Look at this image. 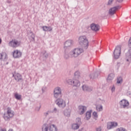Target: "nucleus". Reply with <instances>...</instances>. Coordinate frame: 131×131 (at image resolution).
I'll return each mask as SVG.
<instances>
[{"instance_id": "obj_1", "label": "nucleus", "mask_w": 131, "mask_h": 131, "mask_svg": "<svg viewBox=\"0 0 131 131\" xmlns=\"http://www.w3.org/2000/svg\"><path fill=\"white\" fill-rule=\"evenodd\" d=\"M83 52V50L81 48H76L72 50L69 54L66 53L64 57L66 59L69 58H77Z\"/></svg>"}, {"instance_id": "obj_2", "label": "nucleus", "mask_w": 131, "mask_h": 131, "mask_svg": "<svg viewBox=\"0 0 131 131\" xmlns=\"http://www.w3.org/2000/svg\"><path fill=\"white\" fill-rule=\"evenodd\" d=\"M79 44L84 49H87L89 47V41L85 36H80L78 39Z\"/></svg>"}, {"instance_id": "obj_3", "label": "nucleus", "mask_w": 131, "mask_h": 131, "mask_svg": "<svg viewBox=\"0 0 131 131\" xmlns=\"http://www.w3.org/2000/svg\"><path fill=\"white\" fill-rule=\"evenodd\" d=\"M14 116V112L10 107H8L6 113L3 115V118L6 121H9Z\"/></svg>"}, {"instance_id": "obj_4", "label": "nucleus", "mask_w": 131, "mask_h": 131, "mask_svg": "<svg viewBox=\"0 0 131 131\" xmlns=\"http://www.w3.org/2000/svg\"><path fill=\"white\" fill-rule=\"evenodd\" d=\"M21 42L16 39H14L9 42V46L13 48H16L20 46Z\"/></svg>"}, {"instance_id": "obj_5", "label": "nucleus", "mask_w": 131, "mask_h": 131, "mask_svg": "<svg viewBox=\"0 0 131 131\" xmlns=\"http://www.w3.org/2000/svg\"><path fill=\"white\" fill-rule=\"evenodd\" d=\"M121 45H118L116 47L115 50L114 52V57L115 59L119 58L121 54Z\"/></svg>"}, {"instance_id": "obj_6", "label": "nucleus", "mask_w": 131, "mask_h": 131, "mask_svg": "<svg viewBox=\"0 0 131 131\" xmlns=\"http://www.w3.org/2000/svg\"><path fill=\"white\" fill-rule=\"evenodd\" d=\"M55 103L60 108H64L66 107V102H65L62 99H57L56 100Z\"/></svg>"}, {"instance_id": "obj_7", "label": "nucleus", "mask_w": 131, "mask_h": 131, "mask_svg": "<svg viewBox=\"0 0 131 131\" xmlns=\"http://www.w3.org/2000/svg\"><path fill=\"white\" fill-rule=\"evenodd\" d=\"M119 105L121 108L127 109L129 105V102L126 99H122L119 102Z\"/></svg>"}, {"instance_id": "obj_8", "label": "nucleus", "mask_w": 131, "mask_h": 131, "mask_svg": "<svg viewBox=\"0 0 131 131\" xmlns=\"http://www.w3.org/2000/svg\"><path fill=\"white\" fill-rule=\"evenodd\" d=\"M67 82L69 84L73 86L78 87L80 85V83L78 80L76 79H69L67 81Z\"/></svg>"}, {"instance_id": "obj_9", "label": "nucleus", "mask_w": 131, "mask_h": 131, "mask_svg": "<svg viewBox=\"0 0 131 131\" xmlns=\"http://www.w3.org/2000/svg\"><path fill=\"white\" fill-rule=\"evenodd\" d=\"M61 94H62V89L59 87L55 88L54 90V97L55 98H57Z\"/></svg>"}, {"instance_id": "obj_10", "label": "nucleus", "mask_w": 131, "mask_h": 131, "mask_svg": "<svg viewBox=\"0 0 131 131\" xmlns=\"http://www.w3.org/2000/svg\"><path fill=\"white\" fill-rule=\"evenodd\" d=\"M22 55L23 53L18 50H15L13 52V57L14 58H20Z\"/></svg>"}, {"instance_id": "obj_11", "label": "nucleus", "mask_w": 131, "mask_h": 131, "mask_svg": "<svg viewBox=\"0 0 131 131\" xmlns=\"http://www.w3.org/2000/svg\"><path fill=\"white\" fill-rule=\"evenodd\" d=\"M118 126V123L116 122H108L107 123V128L108 129H111L113 128H115Z\"/></svg>"}, {"instance_id": "obj_12", "label": "nucleus", "mask_w": 131, "mask_h": 131, "mask_svg": "<svg viewBox=\"0 0 131 131\" xmlns=\"http://www.w3.org/2000/svg\"><path fill=\"white\" fill-rule=\"evenodd\" d=\"M13 77L14 78L15 80L17 82H20V81H24L23 76L19 73H16V74H13Z\"/></svg>"}, {"instance_id": "obj_13", "label": "nucleus", "mask_w": 131, "mask_h": 131, "mask_svg": "<svg viewBox=\"0 0 131 131\" xmlns=\"http://www.w3.org/2000/svg\"><path fill=\"white\" fill-rule=\"evenodd\" d=\"M90 28L91 30L94 32H98L100 29V26L97 25L96 24H91L90 25Z\"/></svg>"}, {"instance_id": "obj_14", "label": "nucleus", "mask_w": 131, "mask_h": 131, "mask_svg": "<svg viewBox=\"0 0 131 131\" xmlns=\"http://www.w3.org/2000/svg\"><path fill=\"white\" fill-rule=\"evenodd\" d=\"M74 43L73 40H67L66 41L64 44V49H67V48L71 47Z\"/></svg>"}, {"instance_id": "obj_15", "label": "nucleus", "mask_w": 131, "mask_h": 131, "mask_svg": "<svg viewBox=\"0 0 131 131\" xmlns=\"http://www.w3.org/2000/svg\"><path fill=\"white\" fill-rule=\"evenodd\" d=\"M8 57L6 53L2 52L0 53V60L6 61L8 60Z\"/></svg>"}, {"instance_id": "obj_16", "label": "nucleus", "mask_w": 131, "mask_h": 131, "mask_svg": "<svg viewBox=\"0 0 131 131\" xmlns=\"http://www.w3.org/2000/svg\"><path fill=\"white\" fill-rule=\"evenodd\" d=\"M120 8V6H115L114 7H113L112 8H111V9H110L109 14L112 15H114L116 11Z\"/></svg>"}, {"instance_id": "obj_17", "label": "nucleus", "mask_w": 131, "mask_h": 131, "mask_svg": "<svg viewBox=\"0 0 131 131\" xmlns=\"http://www.w3.org/2000/svg\"><path fill=\"white\" fill-rule=\"evenodd\" d=\"M86 110V107L85 106L80 105L78 106V111L80 115H82Z\"/></svg>"}, {"instance_id": "obj_18", "label": "nucleus", "mask_w": 131, "mask_h": 131, "mask_svg": "<svg viewBox=\"0 0 131 131\" xmlns=\"http://www.w3.org/2000/svg\"><path fill=\"white\" fill-rule=\"evenodd\" d=\"M126 60L127 62H131V49L126 54Z\"/></svg>"}, {"instance_id": "obj_19", "label": "nucleus", "mask_w": 131, "mask_h": 131, "mask_svg": "<svg viewBox=\"0 0 131 131\" xmlns=\"http://www.w3.org/2000/svg\"><path fill=\"white\" fill-rule=\"evenodd\" d=\"M82 88L84 92H91L93 90V88L89 87L86 85H83Z\"/></svg>"}, {"instance_id": "obj_20", "label": "nucleus", "mask_w": 131, "mask_h": 131, "mask_svg": "<svg viewBox=\"0 0 131 131\" xmlns=\"http://www.w3.org/2000/svg\"><path fill=\"white\" fill-rule=\"evenodd\" d=\"M115 77V75L113 73L110 74L107 78V81L108 82H111L113 80L114 78Z\"/></svg>"}, {"instance_id": "obj_21", "label": "nucleus", "mask_w": 131, "mask_h": 131, "mask_svg": "<svg viewBox=\"0 0 131 131\" xmlns=\"http://www.w3.org/2000/svg\"><path fill=\"white\" fill-rule=\"evenodd\" d=\"M42 29L44 31H49L51 32L52 30H53V28L52 27H47V26H43L42 27Z\"/></svg>"}, {"instance_id": "obj_22", "label": "nucleus", "mask_w": 131, "mask_h": 131, "mask_svg": "<svg viewBox=\"0 0 131 131\" xmlns=\"http://www.w3.org/2000/svg\"><path fill=\"white\" fill-rule=\"evenodd\" d=\"M49 131H58V128L56 125L52 124L49 127Z\"/></svg>"}, {"instance_id": "obj_23", "label": "nucleus", "mask_w": 131, "mask_h": 131, "mask_svg": "<svg viewBox=\"0 0 131 131\" xmlns=\"http://www.w3.org/2000/svg\"><path fill=\"white\" fill-rule=\"evenodd\" d=\"M14 96L16 99L18 100H20L22 98V96L21 95H19L17 93H14Z\"/></svg>"}, {"instance_id": "obj_24", "label": "nucleus", "mask_w": 131, "mask_h": 131, "mask_svg": "<svg viewBox=\"0 0 131 131\" xmlns=\"http://www.w3.org/2000/svg\"><path fill=\"white\" fill-rule=\"evenodd\" d=\"M70 110H65L63 112V114L65 116L69 117L70 116Z\"/></svg>"}, {"instance_id": "obj_25", "label": "nucleus", "mask_w": 131, "mask_h": 131, "mask_svg": "<svg viewBox=\"0 0 131 131\" xmlns=\"http://www.w3.org/2000/svg\"><path fill=\"white\" fill-rule=\"evenodd\" d=\"M42 131H48L49 130V126L48 125L45 124L42 126Z\"/></svg>"}, {"instance_id": "obj_26", "label": "nucleus", "mask_w": 131, "mask_h": 131, "mask_svg": "<svg viewBox=\"0 0 131 131\" xmlns=\"http://www.w3.org/2000/svg\"><path fill=\"white\" fill-rule=\"evenodd\" d=\"M96 109L98 112H101L103 110V106L101 105H97L96 106Z\"/></svg>"}, {"instance_id": "obj_27", "label": "nucleus", "mask_w": 131, "mask_h": 131, "mask_svg": "<svg viewBox=\"0 0 131 131\" xmlns=\"http://www.w3.org/2000/svg\"><path fill=\"white\" fill-rule=\"evenodd\" d=\"M79 127V125L77 123L73 124L72 125V128L74 130H76L78 129Z\"/></svg>"}, {"instance_id": "obj_28", "label": "nucleus", "mask_w": 131, "mask_h": 131, "mask_svg": "<svg viewBox=\"0 0 131 131\" xmlns=\"http://www.w3.org/2000/svg\"><path fill=\"white\" fill-rule=\"evenodd\" d=\"M91 116V113L90 112H88L86 113V115H85V118L86 119V120H89L90 119Z\"/></svg>"}, {"instance_id": "obj_29", "label": "nucleus", "mask_w": 131, "mask_h": 131, "mask_svg": "<svg viewBox=\"0 0 131 131\" xmlns=\"http://www.w3.org/2000/svg\"><path fill=\"white\" fill-rule=\"evenodd\" d=\"M123 82V79L121 77H118L117 83L118 84H121Z\"/></svg>"}, {"instance_id": "obj_30", "label": "nucleus", "mask_w": 131, "mask_h": 131, "mask_svg": "<svg viewBox=\"0 0 131 131\" xmlns=\"http://www.w3.org/2000/svg\"><path fill=\"white\" fill-rule=\"evenodd\" d=\"M116 131H127L124 128L120 127L116 129Z\"/></svg>"}, {"instance_id": "obj_31", "label": "nucleus", "mask_w": 131, "mask_h": 131, "mask_svg": "<svg viewBox=\"0 0 131 131\" xmlns=\"http://www.w3.org/2000/svg\"><path fill=\"white\" fill-rule=\"evenodd\" d=\"M75 77V78H79V72H76L74 74Z\"/></svg>"}, {"instance_id": "obj_32", "label": "nucleus", "mask_w": 131, "mask_h": 131, "mask_svg": "<svg viewBox=\"0 0 131 131\" xmlns=\"http://www.w3.org/2000/svg\"><path fill=\"white\" fill-rule=\"evenodd\" d=\"M93 115L94 116V118H95V119L98 117L97 113L96 112H94L93 113Z\"/></svg>"}, {"instance_id": "obj_33", "label": "nucleus", "mask_w": 131, "mask_h": 131, "mask_svg": "<svg viewBox=\"0 0 131 131\" xmlns=\"http://www.w3.org/2000/svg\"><path fill=\"white\" fill-rule=\"evenodd\" d=\"M76 121L77 123V124H79L81 123V119L79 118H78L76 119Z\"/></svg>"}, {"instance_id": "obj_34", "label": "nucleus", "mask_w": 131, "mask_h": 131, "mask_svg": "<svg viewBox=\"0 0 131 131\" xmlns=\"http://www.w3.org/2000/svg\"><path fill=\"white\" fill-rule=\"evenodd\" d=\"M116 1V0H109L108 2V5H110L112 4V3H113L114 2Z\"/></svg>"}, {"instance_id": "obj_35", "label": "nucleus", "mask_w": 131, "mask_h": 131, "mask_svg": "<svg viewBox=\"0 0 131 131\" xmlns=\"http://www.w3.org/2000/svg\"><path fill=\"white\" fill-rule=\"evenodd\" d=\"M31 37L34 41L35 40V36L34 35V34H33V33H32Z\"/></svg>"}, {"instance_id": "obj_36", "label": "nucleus", "mask_w": 131, "mask_h": 131, "mask_svg": "<svg viewBox=\"0 0 131 131\" xmlns=\"http://www.w3.org/2000/svg\"><path fill=\"white\" fill-rule=\"evenodd\" d=\"M115 90V86L113 85L111 87V91H112V93L114 92Z\"/></svg>"}, {"instance_id": "obj_37", "label": "nucleus", "mask_w": 131, "mask_h": 131, "mask_svg": "<svg viewBox=\"0 0 131 131\" xmlns=\"http://www.w3.org/2000/svg\"><path fill=\"white\" fill-rule=\"evenodd\" d=\"M128 47L131 48V37L129 39V42H128Z\"/></svg>"}, {"instance_id": "obj_38", "label": "nucleus", "mask_w": 131, "mask_h": 131, "mask_svg": "<svg viewBox=\"0 0 131 131\" xmlns=\"http://www.w3.org/2000/svg\"><path fill=\"white\" fill-rule=\"evenodd\" d=\"M53 112L54 113H57V112H58V110H57V108H54Z\"/></svg>"}, {"instance_id": "obj_39", "label": "nucleus", "mask_w": 131, "mask_h": 131, "mask_svg": "<svg viewBox=\"0 0 131 131\" xmlns=\"http://www.w3.org/2000/svg\"><path fill=\"white\" fill-rule=\"evenodd\" d=\"M101 127H97L96 129V131H101Z\"/></svg>"}, {"instance_id": "obj_40", "label": "nucleus", "mask_w": 131, "mask_h": 131, "mask_svg": "<svg viewBox=\"0 0 131 131\" xmlns=\"http://www.w3.org/2000/svg\"><path fill=\"white\" fill-rule=\"evenodd\" d=\"M41 107V106L40 105H39V107H36V111H39V110H40V107Z\"/></svg>"}, {"instance_id": "obj_41", "label": "nucleus", "mask_w": 131, "mask_h": 131, "mask_svg": "<svg viewBox=\"0 0 131 131\" xmlns=\"http://www.w3.org/2000/svg\"><path fill=\"white\" fill-rule=\"evenodd\" d=\"M90 78L91 79H95L94 75L93 74H92L91 76H90Z\"/></svg>"}, {"instance_id": "obj_42", "label": "nucleus", "mask_w": 131, "mask_h": 131, "mask_svg": "<svg viewBox=\"0 0 131 131\" xmlns=\"http://www.w3.org/2000/svg\"><path fill=\"white\" fill-rule=\"evenodd\" d=\"M44 56L45 57V58H48V57L49 56V55H48V54H47V53H45L44 54Z\"/></svg>"}, {"instance_id": "obj_43", "label": "nucleus", "mask_w": 131, "mask_h": 131, "mask_svg": "<svg viewBox=\"0 0 131 131\" xmlns=\"http://www.w3.org/2000/svg\"><path fill=\"white\" fill-rule=\"evenodd\" d=\"M0 131H7V130L5 128H2L0 127Z\"/></svg>"}, {"instance_id": "obj_44", "label": "nucleus", "mask_w": 131, "mask_h": 131, "mask_svg": "<svg viewBox=\"0 0 131 131\" xmlns=\"http://www.w3.org/2000/svg\"><path fill=\"white\" fill-rule=\"evenodd\" d=\"M11 0H7V3L8 4H11Z\"/></svg>"}, {"instance_id": "obj_45", "label": "nucleus", "mask_w": 131, "mask_h": 131, "mask_svg": "<svg viewBox=\"0 0 131 131\" xmlns=\"http://www.w3.org/2000/svg\"><path fill=\"white\" fill-rule=\"evenodd\" d=\"M123 0H116L117 2H119V3H121L122 2Z\"/></svg>"}, {"instance_id": "obj_46", "label": "nucleus", "mask_w": 131, "mask_h": 131, "mask_svg": "<svg viewBox=\"0 0 131 131\" xmlns=\"http://www.w3.org/2000/svg\"><path fill=\"white\" fill-rule=\"evenodd\" d=\"M45 115L47 116L48 115H49V112L45 114Z\"/></svg>"}, {"instance_id": "obj_47", "label": "nucleus", "mask_w": 131, "mask_h": 131, "mask_svg": "<svg viewBox=\"0 0 131 131\" xmlns=\"http://www.w3.org/2000/svg\"><path fill=\"white\" fill-rule=\"evenodd\" d=\"M2 40L1 38H0V45L2 43Z\"/></svg>"}, {"instance_id": "obj_48", "label": "nucleus", "mask_w": 131, "mask_h": 131, "mask_svg": "<svg viewBox=\"0 0 131 131\" xmlns=\"http://www.w3.org/2000/svg\"><path fill=\"white\" fill-rule=\"evenodd\" d=\"M9 131H14L13 129H10L9 130Z\"/></svg>"}, {"instance_id": "obj_49", "label": "nucleus", "mask_w": 131, "mask_h": 131, "mask_svg": "<svg viewBox=\"0 0 131 131\" xmlns=\"http://www.w3.org/2000/svg\"><path fill=\"white\" fill-rule=\"evenodd\" d=\"M42 90L43 91V89H42Z\"/></svg>"}, {"instance_id": "obj_50", "label": "nucleus", "mask_w": 131, "mask_h": 131, "mask_svg": "<svg viewBox=\"0 0 131 131\" xmlns=\"http://www.w3.org/2000/svg\"><path fill=\"white\" fill-rule=\"evenodd\" d=\"M81 131V130H80Z\"/></svg>"}]
</instances>
